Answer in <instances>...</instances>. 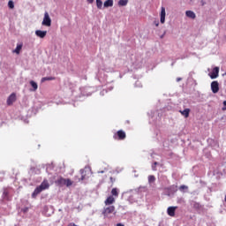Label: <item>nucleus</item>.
I'll list each match as a JSON object with an SVG mask.
<instances>
[{
  "label": "nucleus",
  "instance_id": "1",
  "mask_svg": "<svg viewBox=\"0 0 226 226\" xmlns=\"http://www.w3.org/2000/svg\"><path fill=\"white\" fill-rule=\"evenodd\" d=\"M49 188H50V184H49V180L44 179L42 183L34 189V192L32 193V199H36V197H38V195H40L43 190H49Z\"/></svg>",
  "mask_w": 226,
  "mask_h": 226
},
{
  "label": "nucleus",
  "instance_id": "2",
  "mask_svg": "<svg viewBox=\"0 0 226 226\" xmlns=\"http://www.w3.org/2000/svg\"><path fill=\"white\" fill-rule=\"evenodd\" d=\"M55 183L57 185V186L70 187L72 185H73V181H72L70 178H64L63 177H58Z\"/></svg>",
  "mask_w": 226,
  "mask_h": 226
},
{
  "label": "nucleus",
  "instance_id": "3",
  "mask_svg": "<svg viewBox=\"0 0 226 226\" xmlns=\"http://www.w3.org/2000/svg\"><path fill=\"white\" fill-rule=\"evenodd\" d=\"M102 215L103 216H105V218H110V215H116V207L109 206V207H104L102 211Z\"/></svg>",
  "mask_w": 226,
  "mask_h": 226
},
{
  "label": "nucleus",
  "instance_id": "4",
  "mask_svg": "<svg viewBox=\"0 0 226 226\" xmlns=\"http://www.w3.org/2000/svg\"><path fill=\"white\" fill-rule=\"evenodd\" d=\"M113 139L115 140H124V139H126V132L123 130H119L113 135Z\"/></svg>",
  "mask_w": 226,
  "mask_h": 226
},
{
  "label": "nucleus",
  "instance_id": "5",
  "mask_svg": "<svg viewBox=\"0 0 226 226\" xmlns=\"http://www.w3.org/2000/svg\"><path fill=\"white\" fill-rule=\"evenodd\" d=\"M41 25L46 26V27H50V26H52V19H50V16L47 11L44 13V18Z\"/></svg>",
  "mask_w": 226,
  "mask_h": 226
},
{
  "label": "nucleus",
  "instance_id": "6",
  "mask_svg": "<svg viewBox=\"0 0 226 226\" xmlns=\"http://www.w3.org/2000/svg\"><path fill=\"white\" fill-rule=\"evenodd\" d=\"M211 89L212 93H214L215 94H216V93L220 91V84L218 83V81H213L211 83Z\"/></svg>",
  "mask_w": 226,
  "mask_h": 226
},
{
  "label": "nucleus",
  "instance_id": "7",
  "mask_svg": "<svg viewBox=\"0 0 226 226\" xmlns=\"http://www.w3.org/2000/svg\"><path fill=\"white\" fill-rule=\"evenodd\" d=\"M220 73V67H215L212 72L209 74L210 79H218Z\"/></svg>",
  "mask_w": 226,
  "mask_h": 226
},
{
  "label": "nucleus",
  "instance_id": "8",
  "mask_svg": "<svg viewBox=\"0 0 226 226\" xmlns=\"http://www.w3.org/2000/svg\"><path fill=\"white\" fill-rule=\"evenodd\" d=\"M114 202H116V198L114 196H109L105 200L104 204H105V206H112V204H114Z\"/></svg>",
  "mask_w": 226,
  "mask_h": 226
},
{
  "label": "nucleus",
  "instance_id": "9",
  "mask_svg": "<svg viewBox=\"0 0 226 226\" xmlns=\"http://www.w3.org/2000/svg\"><path fill=\"white\" fill-rule=\"evenodd\" d=\"M17 101V95L15 94H11L7 99V105H13L14 102Z\"/></svg>",
  "mask_w": 226,
  "mask_h": 226
},
{
  "label": "nucleus",
  "instance_id": "10",
  "mask_svg": "<svg viewBox=\"0 0 226 226\" xmlns=\"http://www.w3.org/2000/svg\"><path fill=\"white\" fill-rule=\"evenodd\" d=\"M176 209H177V207H169L167 209L169 216H176Z\"/></svg>",
  "mask_w": 226,
  "mask_h": 226
},
{
  "label": "nucleus",
  "instance_id": "11",
  "mask_svg": "<svg viewBox=\"0 0 226 226\" xmlns=\"http://www.w3.org/2000/svg\"><path fill=\"white\" fill-rule=\"evenodd\" d=\"M165 7L161 8V24H165Z\"/></svg>",
  "mask_w": 226,
  "mask_h": 226
},
{
  "label": "nucleus",
  "instance_id": "12",
  "mask_svg": "<svg viewBox=\"0 0 226 226\" xmlns=\"http://www.w3.org/2000/svg\"><path fill=\"white\" fill-rule=\"evenodd\" d=\"M35 34L38 38H45L47 36V31L36 30Z\"/></svg>",
  "mask_w": 226,
  "mask_h": 226
},
{
  "label": "nucleus",
  "instance_id": "13",
  "mask_svg": "<svg viewBox=\"0 0 226 226\" xmlns=\"http://www.w3.org/2000/svg\"><path fill=\"white\" fill-rule=\"evenodd\" d=\"M179 112L182 116H184V117H190V109H185L184 110H180Z\"/></svg>",
  "mask_w": 226,
  "mask_h": 226
},
{
  "label": "nucleus",
  "instance_id": "14",
  "mask_svg": "<svg viewBox=\"0 0 226 226\" xmlns=\"http://www.w3.org/2000/svg\"><path fill=\"white\" fill-rule=\"evenodd\" d=\"M111 197H115V199H117L119 197V189L113 188L111 190Z\"/></svg>",
  "mask_w": 226,
  "mask_h": 226
},
{
  "label": "nucleus",
  "instance_id": "15",
  "mask_svg": "<svg viewBox=\"0 0 226 226\" xmlns=\"http://www.w3.org/2000/svg\"><path fill=\"white\" fill-rule=\"evenodd\" d=\"M186 17H188L189 19H196L197 15H195V12H193V11H186L185 12Z\"/></svg>",
  "mask_w": 226,
  "mask_h": 226
},
{
  "label": "nucleus",
  "instance_id": "16",
  "mask_svg": "<svg viewBox=\"0 0 226 226\" xmlns=\"http://www.w3.org/2000/svg\"><path fill=\"white\" fill-rule=\"evenodd\" d=\"M114 6V0H106L104 2V8H110Z\"/></svg>",
  "mask_w": 226,
  "mask_h": 226
},
{
  "label": "nucleus",
  "instance_id": "17",
  "mask_svg": "<svg viewBox=\"0 0 226 226\" xmlns=\"http://www.w3.org/2000/svg\"><path fill=\"white\" fill-rule=\"evenodd\" d=\"M22 47H23L22 43L18 44L15 50H13V52L15 54H20V50H22Z\"/></svg>",
  "mask_w": 226,
  "mask_h": 226
},
{
  "label": "nucleus",
  "instance_id": "18",
  "mask_svg": "<svg viewBox=\"0 0 226 226\" xmlns=\"http://www.w3.org/2000/svg\"><path fill=\"white\" fill-rule=\"evenodd\" d=\"M30 86L33 87V89H31V91H37L38 89V84L33 80L30 81Z\"/></svg>",
  "mask_w": 226,
  "mask_h": 226
},
{
  "label": "nucleus",
  "instance_id": "19",
  "mask_svg": "<svg viewBox=\"0 0 226 226\" xmlns=\"http://www.w3.org/2000/svg\"><path fill=\"white\" fill-rule=\"evenodd\" d=\"M154 181H156V177H154V175H150L148 176V183L151 185L153 183H154Z\"/></svg>",
  "mask_w": 226,
  "mask_h": 226
},
{
  "label": "nucleus",
  "instance_id": "20",
  "mask_svg": "<svg viewBox=\"0 0 226 226\" xmlns=\"http://www.w3.org/2000/svg\"><path fill=\"white\" fill-rule=\"evenodd\" d=\"M128 4V0H119L118 6H126Z\"/></svg>",
  "mask_w": 226,
  "mask_h": 226
},
{
  "label": "nucleus",
  "instance_id": "21",
  "mask_svg": "<svg viewBox=\"0 0 226 226\" xmlns=\"http://www.w3.org/2000/svg\"><path fill=\"white\" fill-rule=\"evenodd\" d=\"M96 6H97L98 10H102V8L103 6V2H102V0H96Z\"/></svg>",
  "mask_w": 226,
  "mask_h": 226
},
{
  "label": "nucleus",
  "instance_id": "22",
  "mask_svg": "<svg viewBox=\"0 0 226 226\" xmlns=\"http://www.w3.org/2000/svg\"><path fill=\"white\" fill-rule=\"evenodd\" d=\"M47 80H56L54 77H44L41 79V82H47Z\"/></svg>",
  "mask_w": 226,
  "mask_h": 226
},
{
  "label": "nucleus",
  "instance_id": "23",
  "mask_svg": "<svg viewBox=\"0 0 226 226\" xmlns=\"http://www.w3.org/2000/svg\"><path fill=\"white\" fill-rule=\"evenodd\" d=\"M8 7L11 9V10H13V8H15V4H13V2L11 0H10L8 2Z\"/></svg>",
  "mask_w": 226,
  "mask_h": 226
},
{
  "label": "nucleus",
  "instance_id": "24",
  "mask_svg": "<svg viewBox=\"0 0 226 226\" xmlns=\"http://www.w3.org/2000/svg\"><path fill=\"white\" fill-rule=\"evenodd\" d=\"M80 174H81V181H84V179H86V171L84 170H80Z\"/></svg>",
  "mask_w": 226,
  "mask_h": 226
},
{
  "label": "nucleus",
  "instance_id": "25",
  "mask_svg": "<svg viewBox=\"0 0 226 226\" xmlns=\"http://www.w3.org/2000/svg\"><path fill=\"white\" fill-rule=\"evenodd\" d=\"M179 190H180V192H184V190H188V186H186V185H180Z\"/></svg>",
  "mask_w": 226,
  "mask_h": 226
},
{
  "label": "nucleus",
  "instance_id": "26",
  "mask_svg": "<svg viewBox=\"0 0 226 226\" xmlns=\"http://www.w3.org/2000/svg\"><path fill=\"white\" fill-rule=\"evenodd\" d=\"M154 26H156V27H158L160 26V21L154 20Z\"/></svg>",
  "mask_w": 226,
  "mask_h": 226
},
{
  "label": "nucleus",
  "instance_id": "27",
  "mask_svg": "<svg viewBox=\"0 0 226 226\" xmlns=\"http://www.w3.org/2000/svg\"><path fill=\"white\" fill-rule=\"evenodd\" d=\"M4 199H8V191L4 192Z\"/></svg>",
  "mask_w": 226,
  "mask_h": 226
},
{
  "label": "nucleus",
  "instance_id": "28",
  "mask_svg": "<svg viewBox=\"0 0 226 226\" xmlns=\"http://www.w3.org/2000/svg\"><path fill=\"white\" fill-rule=\"evenodd\" d=\"M87 3H89L90 4H93V3H94V0H87Z\"/></svg>",
  "mask_w": 226,
  "mask_h": 226
},
{
  "label": "nucleus",
  "instance_id": "29",
  "mask_svg": "<svg viewBox=\"0 0 226 226\" xmlns=\"http://www.w3.org/2000/svg\"><path fill=\"white\" fill-rule=\"evenodd\" d=\"M181 80H183L182 78H177V82H181Z\"/></svg>",
  "mask_w": 226,
  "mask_h": 226
},
{
  "label": "nucleus",
  "instance_id": "30",
  "mask_svg": "<svg viewBox=\"0 0 226 226\" xmlns=\"http://www.w3.org/2000/svg\"><path fill=\"white\" fill-rule=\"evenodd\" d=\"M109 179H110L111 183H114L116 181V179H114V177H110Z\"/></svg>",
  "mask_w": 226,
  "mask_h": 226
},
{
  "label": "nucleus",
  "instance_id": "31",
  "mask_svg": "<svg viewBox=\"0 0 226 226\" xmlns=\"http://www.w3.org/2000/svg\"><path fill=\"white\" fill-rule=\"evenodd\" d=\"M223 105H224V107H226V101L223 102Z\"/></svg>",
  "mask_w": 226,
  "mask_h": 226
},
{
  "label": "nucleus",
  "instance_id": "32",
  "mask_svg": "<svg viewBox=\"0 0 226 226\" xmlns=\"http://www.w3.org/2000/svg\"><path fill=\"white\" fill-rule=\"evenodd\" d=\"M222 110H226V108H222Z\"/></svg>",
  "mask_w": 226,
  "mask_h": 226
},
{
  "label": "nucleus",
  "instance_id": "33",
  "mask_svg": "<svg viewBox=\"0 0 226 226\" xmlns=\"http://www.w3.org/2000/svg\"><path fill=\"white\" fill-rule=\"evenodd\" d=\"M154 165H158V162H154Z\"/></svg>",
  "mask_w": 226,
  "mask_h": 226
}]
</instances>
